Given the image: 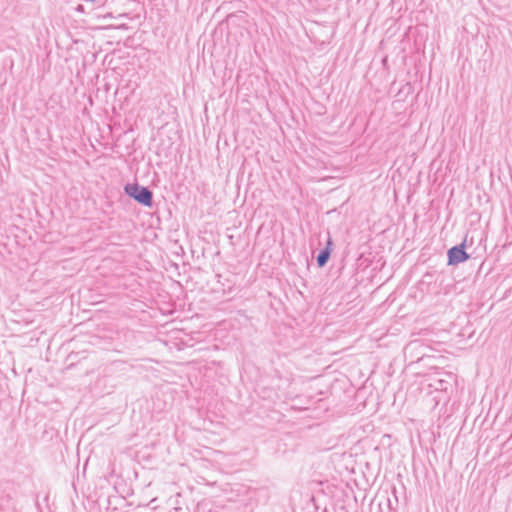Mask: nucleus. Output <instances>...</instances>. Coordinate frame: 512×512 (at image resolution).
I'll use <instances>...</instances> for the list:
<instances>
[{"label": "nucleus", "mask_w": 512, "mask_h": 512, "mask_svg": "<svg viewBox=\"0 0 512 512\" xmlns=\"http://www.w3.org/2000/svg\"><path fill=\"white\" fill-rule=\"evenodd\" d=\"M445 378H433L430 386L433 387L437 391H447L452 387L451 381L453 380V375L451 373H444Z\"/></svg>", "instance_id": "20e7f679"}, {"label": "nucleus", "mask_w": 512, "mask_h": 512, "mask_svg": "<svg viewBox=\"0 0 512 512\" xmlns=\"http://www.w3.org/2000/svg\"><path fill=\"white\" fill-rule=\"evenodd\" d=\"M75 11L76 12H79V13H85V7L83 4H78L75 8Z\"/></svg>", "instance_id": "0eeeda50"}, {"label": "nucleus", "mask_w": 512, "mask_h": 512, "mask_svg": "<svg viewBox=\"0 0 512 512\" xmlns=\"http://www.w3.org/2000/svg\"><path fill=\"white\" fill-rule=\"evenodd\" d=\"M466 241L464 240L461 244L451 247L447 252L448 265H457L465 262L470 258L469 254L465 250Z\"/></svg>", "instance_id": "f03ea898"}, {"label": "nucleus", "mask_w": 512, "mask_h": 512, "mask_svg": "<svg viewBox=\"0 0 512 512\" xmlns=\"http://www.w3.org/2000/svg\"><path fill=\"white\" fill-rule=\"evenodd\" d=\"M420 346H421V344H420V342H419V341H413V342H411V343L408 345V347H407V348H409V349H417V348H418V347H420Z\"/></svg>", "instance_id": "423d86ee"}, {"label": "nucleus", "mask_w": 512, "mask_h": 512, "mask_svg": "<svg viewBox=\"0 0 512 512\" xmlns=\"http://www.w3.org/2000/svg\"><path fill=\"white\" fill-rule=\"evenodd\" d=\"M86 3L96 4L99 7L104 6L107 0H83Z\"/></svg>", "instance_id": "39448f33"}, {"label": "nucleus", "mask_w": 512, "mask_h": 512, "mask_svg": "<svg viewBox=\"0 0 512 512\" xmlns=\"http://www.w3.org/2000/svg\"><path fill=\"white\" fill-rule=\"evenodd\" d=\"M124 192L137 203L151 208L153 206V192L149 187L141 186L138 183H127Z\"/></svg>", "instance_id": "f257e3e1"}, {"label": "nucleus", "mask_w": 512, "mask_h": 512, "mask_svg": "<svg viewBox=\"0 0 512 512\" xmlns=\"http://www.w3.org/2000/svg\"><path fill=\"white\" fill-rule=\"evenodd\" d=\"M328 237L326 241L325 247L318 253L316 257V262L318 267L322 268L324 267L328 260L330 259L331 252H332V246H333V240L331 238L330 233L328 232Z\"/></svg>", "instance_id": "7ed1b4c3"}]
</instances>
